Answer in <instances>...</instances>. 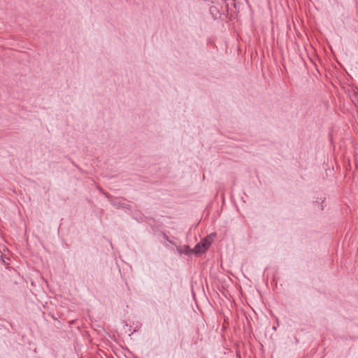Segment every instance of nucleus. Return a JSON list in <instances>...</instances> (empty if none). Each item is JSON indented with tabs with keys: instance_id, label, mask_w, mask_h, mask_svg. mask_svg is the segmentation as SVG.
I'll use <instances>...</instances> for the list:
<instances>
[{
	"instance_id": "obj_1",
	"label": "nucleus",
	"mask_w": 358,
	"mask_h": 358,
	"mask_svg": "<svg viewBox=\"0 0 358 358\" xmlns=\"http://www.w3.org/2000/svg\"><path fill=\"white\" fill-rule=\"evenodd\" d=\"M215 235L210 234L206 237L202 241L199 243H198L195 248H194L193 251L196 254H202L205 252L210 246L213 239H214Z\"/></svg>"
}]
</instances>
